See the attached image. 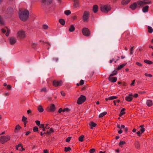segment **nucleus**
<instances>
[{
  "mask_svg": "<svg viewBox=\"0 0 153 153\" xmlns=\"http://www.w3.org/2000/svg\"><path fill=\"white\" fill-rule=\"evenodd\" d=\"M19 16L20 19L23 21H26L28 19L29 15V11L27 10L23 11H19Z\"/></svg>",
  "mask_w": 153,
  "mask_h": 153,
  "instance_id": "obj_1",
  "label": "nucleus"
},
{
  "mask_svg": "<svg viewBox=\"0 0 153 153\" xmlns=\"http://www.w3.org/2000/svg\"><path fill=\"white\" fill-rule=\"evenodd\" d=\"M38 131V128L36 126H35L33 128V131L34 132H37Z\"/></svg>",
  "mask_w": 153,
  "mask_h": 153,
  "instance_id": "obj_44",
  "label": "nucleus"
},
{
  "mask_svg": "<svg viewBox=\"0 0 153 153\" xmlns=\"http://www.w3.org/2000/svg\"><path fill=\"white\" fill-rule=\"evenodd\" d=\"M98 10V7L97 5L95 4L93 6L92 10L94 13H96L97 12Z\"/></svg>",
  "mask_w": 153,
  "mask_h": 153,
  "instance_id": "obj_16",
  "label": "nucleus"
},
{
  "mask_svg": "<svg viewBox=\"0 0 153 153\" xmlns=\"http://www.w3.org/2000/svg\"><path fill=\"white\" fill-rule=\"evenodd\" d=\"M63 109H62V108H60L58 110V112L60 113L62 112L63 111Z\"/></svg>",
  "mask_w": 153,
  "mask_h": 153,
  "instance_id": "obj_64",
  "label": "nucleus"
},
{
  "mask_svg": "<svg viewBox=\"0 0 153 153\" xmlns=\"http://www.w3.org/2000/svg\"><path fill=\"white\" fill-rule=\"evenodd\" d=\"M137 2L134 3L133 4H131L130 6V8L132 10H134L136 9L137 7Z\"/></svg>",
  "mask_w": 153,
  "mask_h": 153,
  "instance_id": "obj_14",
  "label": "nucleus"
},
{
  "mask_svg": "<svg viewBox=\"0 0 153 153\" xmlns=\"http://www.w3.org/2000/svg\"><path fill=\"white\" fill-rule=\"evenodd\" d=\"M136 64L138 66H140V67H141L142 66V64L141 63H140L139 62H136Z\"/></svg>",
  "mask_w": 153,
  "mask_h": 153,
  "instance_id": "obj_54",
  "label": "nucleus"
},
{
  "mask_svg": "<svg viewBox=\"0 0 153 153\" xmlns=\"http://www.w3.org/2000/svg\"><path fill=\"white\" fill-rule=\"evenodd\" d=\"M71 148L70 147H65L64 149V151L66 152L71 151Z\"/></svg>",
  "mask_w": 153,
  "mask_h": 153,
  "instance_id": "obj_37",
  "label": "nucleus"
},
{
  "mask_svg": "<svg viewBox=\"0 0 153 153\" xmlns=\"http://www.w3.org/2000/svg\"><path fill=\"white\" fill-rule=\"evenodd\" d=\"M25 31L22 30L18 31L16 33V37L18 39H24L25 38L26 35Z\"/></svg>",
  "mask_w": 153,
  "mask_h": 153,
  "instance_id": "obj_2",
  "label": "nucleus"
},
{
  "mask_svg": "<svg viewBox=\"0 0 153 153\" xmlns=\"http://www.w3.org/2000/svg\"><path fill=\"white\" fill-rule=\"evenodd\" d=\"M132 97L131 96H128L126 97L125 98L126 100L128 102L131 101L132 100Z\"/></svg>",
  "mask_w": 153,
  "mask_h": 153,
  "instance_id": "obj_25",
  "label": "nucleus"
},
{
  "mask_svg": "<svg viewBox=\"0 0 153 153\" xmlns=\"http://www.w3.org/2000/svg\"><path fill=\"white\" fill-rule=\"evenodd\" d=\"M90 16V13L87 11H85L83 13L82 19L83 22H87L88 21Z\"/></svg>",
  "mask_w": 153,
  "mask_h": 153,
  "instance_id": "obj_4",
  "label": "nucleus"
},
{
  "mask_svg": "<svg viewBox=\"0 0 153 153\" xmlns=\"http://www.w3.org/2000/svg\"><path fill=\"white\" fill-rule=\"evenodd\" d=\"M137 134L138 136L140 137L141 136V134H143V133H141V132L140 131H138L137 132Z\"/></svg>",
  "mask_w": 153,
  "mask_h": 153,
  "instance_id": "obj_53",
  "label": "nucleus"
},
{
  "mask_svg": "<svg viewBox=\"0 0 153 153\" xmlns=\"http://www.w3.org/2000/svg\"><path fill=\"white\" fill-rule=\"evenodd\" d=\"M65 13L67 15H68L71 14V12L69 10H66L65 11Z\"/></svg>",
  "mask_w": 153,
  "mask_h": 153,
  "instance_id": "obj_42",
  "label": "nucleus"
},
{
  "mask_svg": "<svg viewBox=\"0 0 153 153\" xmlns=\"http://www.w3.org/2000/svg\"><path fill=\"white\" fill-rule=\"evenodd\" d=\"M144 126L143 125H140V127L141 128L140 131L141 133H143L145 131V128H144Z\"/></svg>",
  "mask_w": 153,
  "mask_h": 153,
  "instance_id": "obj_30",
  "label": "nucleus"
},
{
  "mask_svg": "<svg viewBox=\"0 0 153 153\" xmlns=\"http://www.w3.org/2000/svg\"><path fill=\"white\" fill-rule=\"evenodd\" d=\"M7 33L6 34V36H8L9 35L10 33V30L8 28H7Z\"/></svg>",
  "mask_w": 153,
  "mask_h": 153,
  "instance_id": "obj_46",
  "label": "nucleus"
},
{
  "mask_svg": "<svg viewBox=\"0 0 153 153\" xmlns=\"http://www.w3.org/2000/svg\"><path fill=\"white\" fill-rule=\"evenodd\" d=\"M126 143V142L121 141L119 143V145L121 147H122V145L125 144Z\"/></svg>",
  "mask_w": 153,
  "mask_h": 153,
  "instance_id": "obj_40",
  "label": "nucleus"
},
{
  "mask_svg": "<svg viewBox=\"0 0 153 153\" xmlns=\"http://www.w3.org/2000/svg\"><path fill=\"white\" fill-rule=\"evenodd\" d=\"M107 114V112L106 111L104 112L101 113L99 116V118H101L103 117L105 115Z\"/></svg>",
  "mask_w": 153,
  "mask_h": 153,
  "instance_id": "obj_33",
  "label": "nucleus"
},
{
  "mask_svg": "<svg viewBox=\"0 0 153 153\" xmlns=\"http://www.w3.org/2000/svg\"><path fill=\"white\" fill-rule=\"evenodd\" d=\"M117 98V97L115 96H112L108 98H106L105 100L106 101H107L108 100H113L116 99Z\"/></svg>",
  "mask_w": 153,
  "mask_h": 153,
  "instance_id": "obj_18",
  "label": "nucleus"
},
{
  "mask_svg": "<svg viewBox=\"0 0 153 153\" xmlns=\"http://www.w3.org/2000/svg\"><path fill=\"white\" fill-rule=\"evenodd\" d=\"M39 126L40 128H43L45 127L44 125L43 124H40Z\"/></svg>",
  "mask_w": 153,
  "mask_h": 153,
  "instance_id": "obj_62",
  "label": "nucleus"
},
{
  "mask_svg": "<svg viewBox=\"0 0 153 153\" xmlns=\"http://www.w3.org/2000/svg\"><path fill=\"white\" fill-rule=\"evenodd\" d=\"M151 1L149 0H144L143 1H139L137 2V4L140 7H143L146 4H150L151 3Z\"/></svg>",
  "mask_w": 153,
  "mask_h": 153,
  "instance_id": "obj_5",
  "label": "nucleus"
},
{
  "mask_svg": "<svg viewBox=\"0 0 153 153\" xmlns=\"http://www.w3.org/2000/svg\"><path fill=\"white\" fill-rule=\"evenodd\" d=\"M37 45V44L35 43H32L31 46V47L33 48H36Z\"/></svg>",
  "mask_w": 153,
  "mask_h": 153,
  "instance_id": "obj_45",
  "label": "nucleus"
},
{
  "mask_svg": "<svg viewBox=\"0 0 153 153\" xmlns=\"http://www.w3.org/2000/svg\"><path fill=\"white\" fill-rule=\"evenodd\" d=\"M37 109L40 112H42L44 111V109L41 105H39L38 106Z\"/></svg>",
  "mask_w": 153,
  "mask_h": 153,
  "instance_id": "obj_20",
  "label": "nucleus"
},
{
  "mask_svg": "<svg viewBox=\"0 0 153 153\" xmlns=\"http://www.w3.org/2000/svg\"><path fill=\"white\" fill-rule=\"evenodd\" d=\"M61 94L63 96H65V92L63 91H61L60 92Z\"/></svg>",
  "mask_w": 153,
  "mask_h": 153,
  "instance_id": "obj_59",
  "label": "nucleus"
},
{
  "mask_svg": "<svg viewBox=\"0 0 153 153\" xmlns=\"http://www.w3.org/2000/svg\"><path fill=\"white\" fill-rule=\"evenodd\" d=\"M74 6L76 7L79 6V0H74Z\"/></svg>",
  "mask_w": 153,
  "mask_h": 153,
  "instance_id": "obj_23",
  "label": "nucleus"
},
{
  "mask_svg": "<svg viewBox=\"0 0 153 153\" xmlns=\"http://www.w3.org/2000/svg\"><path fill=\"white\" fill-rule=\"evenodd\" d=\"M7 13L11 14L13 12V10L11 7H9L7 9Z\"/></svg>",
  "mask_w": 153,
  "mask_h": 153,
  "instance_id": "obj_26",
  "label": "nucleus"
},
{
  "mask_svg": "<svg viewBox=\"0 0 153 153\" xmlns=\"http://www.w3.org/2000/svg\"><path fill=\"white\" fill-rule=\"evenodd\" d=\"M17 41L16 39V38L12 37L9 39L10 44L11 45H14Z\"/></svg>",
  "mask_w": 153,
  "mask_h": 153,
  "instance_id": "obj_11",
  "label": "nucleus"
},
{
  "mask_svg": "<svg viewBox=\"0 0 153 153\" xmlns=\"http://www.w3.org/2000/svg\"><path fill=\"white\" fill-rule=\"evenodd\" d=\"M134 47V46H132L131 48L130 49V53L131 55H132L133 54V51Z\"/></svg>",
  "mask_w": 153,
  "mask_h": 153,
  "instance_id": "obj_49",
  "label": "nucleus"
},
{
  "mask_svg": "<svg viewBox=\"0 0 153 153\" xmlns=\"http://www.w3.org/2000/svg\"><path fill=\"white\" fill-rule=\"evenodd\" d=\"M52 1V0H42V2L45 4L48 5L51 3Z\"/></svg>",
  "mask_w": 153,
  "mask_h": 153,
  "instance_id": "obj_15",
  "label": "nucleus"
},
{
  "mask_svg": "<svg viewBox=\"0 0 153 153\" xmlns=\"http://www.w3.org/2000/svg\"><path fill=\"white\" fill-rule=\"evenodd\" d=\"M69 109L68 108H66L64 109L63 110V112H64L65 111H69Z\"/></svg>",
  "mask_w": 153,
  "mask_h": 153,
  "instance_id": "obj_56",
  "label": "nucleus"
},
{
  "mask_svg": "<svg viewBox=\"0 0 153 153\" xmlns=\"http://www.w3.org/2000/svg\"><path fill=\"white\" fill-rule=\"evenodd\" d=\"M10 137L7 135L6 136H1L0 137V142L1 144H4L10 139Z\"/></svg>",
  "mask_w": 153,
  "mask_h": 153,
  "instance_id": "obj_6",
  "label": "nucleus"
},
{
  "mask_svg": "<svg viewBox=\"0 0 153 153\" xmlns=\"http://www.w3.org/2000/svg\"><path fill=\"white\" fill-rule=\"evenodd\" d=\"M133 96L135 98L137 97L138 96V94L136 93L133 95Z\"/></svg>",
  "mask_w": 153,
  "mask_h": 153,
  "instance_id": "obj_60",
  "label": "nucleus"
},
{
  "mask_svg": "<svg viewBox=\"0 0 153 153\" xmlns=\"http://www.w3.org/2000/svg\"><path fill=\"white\" fill-rule=\"evenodd\" d=\"M84 83V81L83 80H81L79 82V83H77L76 84V85L79 86V85H82Z\"/></svg>",
  "mask_w": 153,
  "mask_h": 153,
  "instance_id": "obj_34",
  "label": "nucleus"
},
{
  "mask_svg": "<svg viewBox=\"0 0 153 153\" xmlns=\"http://www.w3.org/2000/svg\"><path fill=\"white\" fill-rule=\"evenodd\" d=\"M135 148L137 149H140V144L138 141H136L134 143Z\"/></svg>",
  "mask_w": 153,
  "mask_h": 153,
  "instance_id": "obj_22",
  "label": "nucleus"
},
{
  "mask_svg": "<svg viewBox=\"0 0 153 153\" xmlns=\"http://www.w3.org/2000/svg\"><path fill=\"white\" fill-rule=\"evenodd\" d=\"M95 149H91L90 150V153H94L95 152Z\"/></svg>",
  "mask_w": 153,
  "mask_h": 153,
  "instance_id": "obj_52",
  "label": "nucleus"
},
{
  "mask_svg": "<svg viewBox=\"0 0 153 153\" xmlns=\"http://www.w3.org/2000/svg\"><path fill=\"white\" fill-rule=\"evenodd\" d=\"M21 128V127L19 125H17L15 129V131L16 132H17Z\"/></svg>",
  "mask_w": 153,
  "mask_h": 153,
  "instance_id": "obj_28",
  "label": "nucleus"
},
{
  "mask_svg": "<svg viewBox=\"0 0 153 153\" xmlns=\"http://www.w3.org/2000/svg\"><path fill=\"white\" fill-rule=\"evenodd\" d=\"M71 138V137H68L66 139V141L67 142H69L70 141Z\"/></svg>",
  "mask_w": 153,
  "mask_h": 153,
  "instance_id": "obj_51",
  "label": "nucleus"
},
{
  "mask_svg": "<svg viewBox=\"0 0 153 153\" xmlns=\"http://www.w3.org/2000/svg\"><path fill=\"white\" fill-rule=\"evenodd\" d=\"M111 76H109V77H108V80L112 82H116L117 80V78L116 77H111Z\"/></svg>",
  "mask_w": 153,
  "mask_h": 153,
  "instance_id": "obj_13",
  "label": "nucleus"
},
{
  "mask_svg": "<svg viewBox=\"0 0 153 153\" xmlns=\"http://www.w3.org/2000/svg\"><path fill=\"white\" fill-rule=\"evenodd\" d=\"M84 136L83 135L81 136L79 138V140L80 142H82L83 141V139Z\"/></svg>",
  "mask_w": 153,
  "mask_h": 153,
  "instance_id": "obj_38",
  "label": "nucleus"
},
{
  "mask_svg": "<svg viewBox=\"0 0 153 153\" xmlns=\"http://www.w3.org/2000/svg\"><path fill=\"white\" fill-rule=\"evenodd\" d=\"M148 32L149 33H152L153 32V29L150 26H148Z\"/></svg>",
  "mask_w": 153,
  "mask_h": 153,
  "instance_id": "obj_31",
  "label": "nucleus"
},
{
  "mask_svg": "<svg viewBox=\"0 0 153 153\" xmlns=\"http://www.w3.org/2000/svg\"><path fill=\"white\" fill-rule=\"evenodd\" d=\"M3 23V22L2 20V18L0 16V24H2Z\"/></svg>",
  "mask_w": 153,
  "mask_h": 153,
  "instance_id": "obj_57",
  "label": "nucleus"
},
{
  "mask_svg": "<svg viewBox=\"0 0 153 153\" xmlns=\"http://www.w3.org/2000/svg\"><path fill=\"white\" fill-rule=\"evenodd\" d=\"M144 62L150 65L152 64L153 63V62L152 61L149 60H145Z\"/></svg>",
  "mask_w": 153,
  "mask_h": 153,
  "instance_id": "obj_36",
  "label": "nucleus"
},
{
  "mask_svg": "<svg viewBox=\"0 0 153 153\" xmlns=\"http://www.w3.org/2000/svg\"><path fill=\"white\" fill-rule=\"evenodd\" d=\"M86 99V97L83 95H82L78 98L77 103L79 105L81 104L85 101Z\"/></svg>",
  "mask_w": 153,
  "mask_h": 153,
  "instance_id": "obj_7",
  "label": "nucleus"
},
{
  "mask_svg": "<svg viewBox=\"0 0 153 153\" xmlns=\"http://www.w3.org/2000/svg\"><path fill=\"white\" fill-rule=\"evenodd\" d=\"M131 0H123L121 1V4L123 5H126L128 4Z\"/></svg>",
  "mask_w": 153,
  "mask_h": 153,
  "instance_id": "obj_17",
  "label": "nucleus"
},
{
  "mask_svg": "<svg viewBox=\"0 0 153 153\" xmlns=\"http://www.w3.org/2000/svg\"><path fill=\"white\" fill-rule=\"evenodd\" d=\"M126 109L125 108H123L121 110L120 113V116L121 117L123 115H124L125 114V111Z\"/></svg>",
  "mask_w": 153,
  "mask_h": 153,
  "instance_id": "obj_29",
  "label": "nucleus"
},
{
  "mask_svg": "<svg viewBox=\"0 0 153 153\" xmlns=\"http://www.w3.org/2000/svg\"><path fill=\"white\" fill-rule=\"evenodd\" d=\"M62 80L57 81L54 80L53 82V85L55 87H57L62 85Z\"/></svg>",
  "mask_w": 153,
  "mask_h": 153,
  "instance_id": "obj_10",
  "label": "nucleus"
},
{
  "mask_svg": "<svg viewBox=\"0 0 153 153\" xmlns=\"http://www.w3.org/2000/svg\"><path fill=\"white\" fill-rule=\"evenodd\" d=\"M135 80H133L132 81V83L131 84V86H134V84L135 82Z\"/></svg>",
  "mask_w": 153,
  "mask_h": 153,
  "instance_id": "obj_63",
  "label": "nucleus"
},
{
  "mask_svg": "<svg viewBox=\"0 0 153 153\" xmlns=\"http://www.w3.org/2000/svg\"><path fill=\"white\" fill-rule=\"evenodd\" d=\"M16 148L17 150H19L20 151H22L25 150L23 148V146L21 144H19L16 145Z\"/></svg>",
  "mask_w": 153,
  "mask_h": 153,
  "instance_id": "obj_12",
  "label": "nucleus"
},
{
  "mask_svg": "<svg viewBox=\"0 0 153 153\" xmlns=\"http://www.w3.org/2000/svg\"><path fill=\"white\" fill-rule=\"evenodd\" d=\"M75 28L73 25H71L68 31L70 32H72L75 30Z\"/></svg>",
  "mask_w": 153,
  "mask_h": 153,
  "instance_id": "obj_21",
  "label": "nucleus"
},
{
  "mask_svg": "<svg viewBox=\"0 0 153 153\" xmlns=\"http://www.w3.org/2000/svg\"><path fill=\"white\" fill-rule=\"evenodd\" d=\"M54 130L53 128H51L49 131H47V133H49V134H51L54 132Z\"/></svg>",
  "mask_w": 153,
  "mask_h": 153,
  "instance_id": "obj_41",
  "label": "nucleus"
},
{
  "mask_svg": "<svg viewBox=\"0 0 153 153\" xmlns=\"http://www.w3.org/2000/svg\"><path fill=\"white\" fill-rule=\"evenodd\" d=\"M11 86L10 85H7V89L10 90L11 89Z\"/></svg>",
  "mask_w": 153,
  "mask_h": 153,
  "instance_id": "obj_61",
  "label": "nucleus"
},
{
  "mask_svg": "<svg viewBox=\"0 0 153 153\" xmlns=\"http://www.w3.org/2000/svg\"><path fill=\"white\" fill-rule=\"evenodd\" d=\"M145 76L146 77H152V75L150 74H148L147 73H145Z\"/></svg>",
  "mask_w": 153,
  "mask_h": 153,
  "instance_id": "obj_47",
  "label": "nucleus"
},
{
  "mask_svg": "<svg viewBox=\"0 0 153 153\" xmlns=\"http://www.w3.org/2000/svg\"><path fill=\"white\" fill-rule=\"evenodd\" d=\"M59 22L62 25H65V22L64 19H60L59 20Z\"/></svg>",
  "mask_w": 153,
  "mask_h": 153,
  "instance_id": "obj_32",
  "label": "nucleus"
},
{
  "mask_svg": "<svg viewBox=\"0 0 153 153\" xmlns=\"http://www.w3.org/2000/svg\"><path fill=\"white\" fill-rule=\"evenodd\" d=\"M42 28L44 29H47L48 28V26L47 25L44 24L42 25Z\"/></svg>",
  "mask_w": 153,
  "mask_h": 153,
  "instance_id": "obj_43",
  "label": "nucleus"
},
{
  "mask_svg": "<svg viewBox=\"0 0 153 153\" xmlns=\"http://www.w3.org/2000/svg\"><path fill=\"white\" fill-rule=\"evenodd\" d=\"M77 16L76 15L72 17V18L73 20H76L77 19Z\"/></svg>",
  "mask_w": 153,
  "mask_h": 153,
  "instance_id": "obj_58",
  "label": "nucleus"
},
{
  "mask_svg": "<svg viewBox=\"0 0 153 153\" xmlns=\"http://www.w3.org/2000/svg\"><path fill=\"white\" fill-rule=\"evenodd\" d=\"M40 91L41 92H46L47 91V90L46 89V88H42L41 90Z\"/></svg>",
  "mask_w": 153,
  "mask_h": 153,
  "instance_id": "obj_48",
  "label": "nucleus"
},
{
  "mask_svg": "<svg viewBox=\"0 0 153 153\" xmlns=\"http://www.w3.org/2000/svg\"><path fill=\"white\" fill-rule=\"evenodd\" d=\"M149 6L148 5H146L143 7L142 9V11L144 13L147 12L148 11Z\"/></svg>",
  "mask_w": 153,
  "mask_h": 153,
  "instance_id": "obj_19",
  "label": "nucleus"
},
{
  "mask_svg": "<svg viewBox=\"0 0 153 153\" xmlns=\"http://www.w3.org/2000/svg\"><path fill=\"white\" fill-rule=\"evenodd\" d=\"M146 104L149 106H152V101L150 100H148L146 102Z\"/></svg>",
  "mask_w": 153,
  "mask_h": 153,
  "instance_id": "obj_27",
  "label": "nucleus"
},
{
  "mask_svg": "<svg viewBox=\"0 0 153 153\" xmlns=\"http://www.w3.org/2000/svg\"><path fill=\"white\" fill-rule=\"evenodd\" d=\"M46 110L48 112H54L56 110V108L55 105L53 104H50L49 106L47 107Z\"/></svg>",
  "mask_w": 153,
  "mask_h": 153,
  "instance_id": "obj_8",
  "label": "nucleus"
},
{
  "mask_svg": "<svg viewBox=\"0 0 153 153\" xmlns=\"http://www.w3.org/2000/svg\"><path fill=\"white\" fill-rule=\"evenodd\" d=\"M111 9V7L109 5H105L102 6L100 7L101 11L105 13H108Z\"/></svg>",
  "mask_w": 153,
  "mask_h": 153,
  "instance_id": "obj_3",
  "label": "nucleus"
},
{
  "mask_svg": "<svg viewBox=\"0 0 153 153\" xmlns=\"http://www.w3.org/2000/svg\"><path fill=\"white\" fill-rule=\"evenodd\" d=\"M89 125L91 127H95L97 125V124L93 122H91L89 124Z\"/></svg>",
  "mask_w": 153,
  "mask_h": 153,
  "instance_id": "obj_35",
  "label": "nucleus"
},
{
  "mask_svg": "<svg viewBox=\"0 0 153 153\" xmlns=\"http://www.w3.org/2000/svg\"><path fill=\"white\" fill-rule=\"evenodd\" d=\"M83 34L85 36H89L90 35V30L87 28H83L82 30Z\"/></svg>",
  "mask_w": 153,
  "mask_h": 153,
  "instance_id": "obj_9",
  "label": "nucleus"
},
{
  "mask_svg": "<svg viewBox=\"0 0 153 153\" xmlns=\"http://www.w3.org/2000/svg\"><path fill=\"white\" fill-rule=\"evenodd\" d=\"M117 74V71L115 70H114L112 72V73L110 74V76H113L116 75Z\"/></svg>",
  "mask_w": 153,
  "mask_h": 153,
  "instance_id": "obj_39",
  "label": "nucleus"
},
{
  "mask_svg": "<svg viewBox=\"0 0 153 153\" xmlns=\"http://www.w3.org/2000/svg\"><path fill=\"white\" fill-rule=\"evenodd\" d=\"M27 118L26 117H25L24 116H23L22 117V121L24 122H26L27 120Z\"/></svg>",
  "mask_w": 153,
  "mask_h": 153,
  "instance_id": "obj_50",
  "label": "nucleus"
},
{
  "mask_svg": "<svg viewBox=\"0 0 153 153\" xmlns=\"http://www.w3.org/2000/svg\"><path fill=\"white\" fill-rule=\"evenodd\" d=\"M126 65V63H124L122 65H120L118 66L116 69L117 70H120L122 68L124 67Z\"/></svg>",
  "mask_w": 153,
  "mask_h": 153,
  "instance_id": "obj_24",
  "label": "nucleus"
},
{
  "mask_svg": "<svg viewBox=\"0 0 153 153\" xmlns=\"http://www.w3.org/2000/svg\"><path fill=\"white\" fill-rule=\"evenodd\" d=\"M35 123L37 125L39 126L40 125V121H39L36 120L35 121Z\"/></svg>",
  "mask_w": 153,
  "mask_h": 153,
  "instance_id": "obj_55",
  "label": "nucleus"
}]
</instances>
